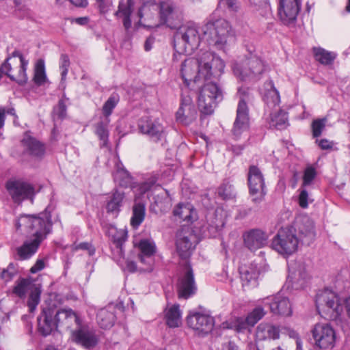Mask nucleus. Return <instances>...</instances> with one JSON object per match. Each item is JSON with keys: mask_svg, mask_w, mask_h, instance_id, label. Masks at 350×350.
Returning <instances> with one entry per match:
<instances>
[{"mask_svg": "<svg viewBox=\"0 0 350 350\" xmlns=\"http://www.w3.org/2000/svg\"><path fill=\"white\" fill-rule=\"evenodd\" d=\"M266 312L264 310L262 306H257L252 310L251 312L247 316L245 321L247 325L254 326L258 321L262 319Z\"/></svg>", "mask_w": 350, "mask_h": 350, "instance_id": "48", "label": "nucleus"}, {"mask_svg": "<svg viewBox=\"0 0 350 350\" xmlns=\"http://www.w3.org/2000/svg\"><path fill=\"white\" fill-rule=\"evenodd\" d=\"M317 173L313 166H308L304 172L303 182L301 187H307L312 184L313 180L317 177Z\"/></svg>", "mask_w": 350, "mask_h": 350, "instance_id": "51", "label": "nucleus"}, {"mask_svg": "<svg viewBox=\"0 0 350 350\" xmlns=\"http://www.w3.org/2000/svg\"><path fill=\"white\" fill-rule=\"evenodd\" d=\"M146 216V204L142 201L135 200L132 208V216L131 218V226L137 229L144 221Z\"/></svg>", "mask_w": 350, "mask_h": 350, "instance_id": "37", "label": "nucleus"}, {"mask_svg": "<svg viewBox=\"0 0 350 350\" xmlns=\"http://www.w3.org/2000/svg\"><path fill=\"white\" fill-rule=\"evenodd\" d=\"M182 312L178 304H174L165 311L166 324L171 328L179 327L181 323Z\"/></svg>", "mask_w": 350, "mask_h": 350, "instance_id": "38", "label": "nucleus"}, {"mask_svg": "<svg viewBox=\"0 0 350 350\" xmlns=\"http://www.w3.org/2000/svg\"><path fill=\"white\" fill-rule=\"evenodd\" d=\"M327 118H318L312 121L311 124L312 134L314 138L320 137L325 128Z\"/></svg>", "mask_w": 350, "mask_h": 350, "instance_id": "50", "label": "nucleus"}, {"mask_svg": "<svg viewBox=\"0 0 350 350\" xmlns=\"http://www.w3.org/2000/svg\"><path fill=\"white\" fill-rule=\"evenodd\" d=\"M249 193L252 196V201L254 204H260L267 195L263 174L258 167L252 165L249 167L247 176Z\"/></svg>", "mask_w": 350, "mask_h": 350, "instance_id": "10", "label": "nucleus"}, {"mask_svg": "<svg viewBox=\"0 0 350 350\" xmlns=\"http://www.w3.org/2000/svg\"><path fill=\"white\" fill-rule=\"evenodd\" d=\"M312 336L319 348L326 349L334 347L336 334L329 324H317L312 330Z\"/></svg>", "mask_w": 350, "mask_h": 350, "instance_id": "15", "label": "nucleus"}, {"mask_svg": "<svg viewBox=\"0 0 350 350\" xmlns=\"http://www.w3.org/2000/svg\"><path fill=\"white\" fill-rule=\"evenodd\" d=\"M200 42L199 29L196 24L187 23L181 25L174 35V49L173 61L182 59V54H191Z\"/></svg>", "mask_w": 350, "mask_h": 350, "instance_id": "3", "label": "nucleus"}, {"mask_svg": "<svg viewBox=\"0 0 350 350\" xmlns=\"http://www.w3.org/2000/svg\"><path fill=\"white\" fill-rule=\"evenodd\" d=\"M70 66V59L67 55L62 54L60 57L59 68L62 71V80H64L66 77L68 68Z\"/></svg>", "mask_w": 350, "mask_h": 350, "instance_id": "54", "label": "nucleus"}, {"mask_svg": "<svg viewBox=\"0 0 350 350\" xmlns=\"http://www.w3.org/2000/svg\"><path fill=\"white\" fill-rule=\"evenodd\" d=\"M268 237L265 231L258 228L252 229L243 235L245 247L251 251H255L266 245Z\"/></svg>", "mask_w": 350, "mask_h": 350, "instance_id": "23", "label": "nucleus"}, {"mask_svg": "<svg viewBox=\"0 0 350 350\" xmlns=\"http://www.w3.org/2000/svg\"><path fill=\"white\" fill-rule=\"evenodd\" d=\"M269 116L271 127L281 130L285 129L288 124L286 111H272Z\"/></svg>", "mask_w": 350, "mask_h": 350, "instance_id": "39", "label": "nucleus"}, {"mask_svg": "<svg viewBox=\"0 0 350 350\" xmlns=\"http://www.w3.org/2000/svg\"><path fill=\"white\" fill-rule=\"evenodd\" d=\"M44 268V262L43 259H37L35 264L29 269L31 273H36Z\"/></svg>", "mask_w": 350, "mask_h": 350, "instance_id": "64", "label": "nucleus"}, {"mask_svg": "<svg viewBox=\"0 0 350 350\" xmlns=\"http://www.w3.org/2000/svg\"><path fill=\"white\" fill-rule=\"evenodd\" d=\"M114 310V308L111 306H108L98 310L96 315V321L100 328L107 329L113 326L116 320Z\"/></svg>", "mask_w": 350, "mask_h": 350, "instance_id": "35", "label": "nucleus"}, {"mask_svg": "<svg viewBox=\"0 0 350 350\" xmlns=\"http://www.w3.org/2000/svg\"><path fill=\"white\" fill-rule=\"evenodd\" d=\"M157 179L155 178H151L148 180L140 183L139 185L138 189L141 194H144L149 191L152 187L155 185Z\"/></svg>", "mask_w": 350, "mask_h": 350, "instance_id": "56", "label": "nucleus"}, {"mask_svg": "<svg viewBox=\"0 0 350 350\" xmlns=\"http://www.w3.org/2000/svg\"><path fill=\"white\" fill-rule=\"evenodd\" d=\"M150 11V5L144 4L141 8H139L137 12V16L141 21L143 18H149V12Z\"/></svg>", "mask_w": 350, "mask_h": 350, "instance_id": "62", "label": "nucleus"}, {"mask_svg": "<svg viewBox=\"0 0 350 350\" xmlns=\"http://www.w3.org/2000/svg\"><path fill=\"white\" fill-rule=\"evenodd\" d=\"M192 105L193 101L191 96L187 92H183L181 96L179 109H190Z\"/></svg>", "mask_w": 350, "mask_h": 350, "instance_id": "59", "label": "nucleus"}, {"mask_svg": "<svg viewBox=\"0 0 350 350\" xmlns=\"http://www.w3.org/2000/svg\"><path fill=\"white\" fill-rule=\"evenodd\" d=\"M38 330L43 336L52 334L57 330V323L54 309V299L51 296L44 301L38 317Z\"/></svg>", "mask_w": 350, "mask_h": 350, "instance_id": "9", "label": "nucleus"}, {"mask_svg": "<svg viewBox=\"0 0 350 350\" xmlns=\"http://www.w3.org/2000/svg\"><path fill=\"white\" fill-rule=\"evenodd\" d=\"M315 304L319 314L329 320L336 319L342 311V306L338 295L327 288L317 292Z\"/></svg>", "mask_w": 350, "mask_h": 350, "instance_id": "4", "label": "nucleus"}, {"mask_svg": "<svg viewBox=\"0 0 350 350\" xmlns=\"http://www.w3.org/2000/svg\"><path fill=\"white\" fill-rule=\"evenodd\" d=\"M23 242V260L31 258L38 250L40 244L44 240L43 237H35Z\"/></svg>", "mask_w": 350, "mask_h": 350, "instance_id": "40", "label": "nucleus"}, {"mask_svg": "<svg viewBox=\"0 0 350 350\" xmlns=\"http://www.w3.org/2000/svg\"><path fill=\"white\" fill-rule=\"evenodd\" d=\"M139 131L148 135L154 142H158L164 136V128L158 118L144 116L138 120Z\"/></svg>", "mask_w": 350, "mask_h": 350, "instance_id": "17", "label": "nucleus"}, {"mask_svg": "<svg viewBox=\"0 0 350 350\" xmlns=\"http://www.w3.org/2000/svg\"><path fill=\"white\" fill-rule=\"evenodd\" d=\"M202 38L209 45L226 52L234 40V34L228 21L224 18L209 21L202 27Z\"/></svg>", "mask_w": 350, "mask_h": 350, "instance_id": "2", "label": "nucleus"}, {"mask_svg": "<svg viewBox=\"0 0 350 350\" xmlns=\"http://www.w3.org/2000/svg\"><path fill=\"white\" fill-rule=\"evenodd\" d=\"M206 224L204 232H207L209 237H216L224 228L226 224V213L221 207L208 210L206 215Z\"/></svg>", "mask_w": 350, "mask_h": 350, "instance_id": "13", "label": "nucleus"}, {"mask_svg": "<svg viewBox=\"0 0 350 350\" xmlns=\"http://www.w3.org/2000/svg\"><path fill=\"white\" fill-rule=\"evenodd\" d=\"M32 81L37 87L49 88L51 81L47 77L44 59H38L33 67Z\"/></svg>", "mask_w": 350, "mask_h": 350, "instance_id": "31", "label": "nucleus"}, {"mask_svg": "<svg viewBox=\"0 0 350 350\" xmlns=\"http://www.w3.org/2000/svg\"><path fill=\"white\" fill-rule=\"evenodd\" d=\"M282 327L271 322H262L256 328L255 338L258 342L275 340L280 338Z\"/></svg>", "mask_w": 350, "mask_h": 350, "instance_id": "22", "label": "nucleus"}, {"mask_svg": "<svg viewBox=\"0 0 350 350\" xmlns=\"http://www.w3.org/2000/svg\"><path fill=\"white\" fill-rule=\"evenodd\" d=\"M119 100V95L116 93H113L105 102L103 107V109H113V108L116 107Z\"/></svg>", "mask_w": 350, "mask_h": 350, "instance_id": "58", "label": "nucleus"}, {"mask_svg": "<svg viewBox=\"0 0 350 350\" xmlns=\"http://www.w3.org/2000/svg\"><path fill=\"white\" fill-rule=\"evenodd\" d=\"M5 188L13 202L20 205L22 203V178H9L5 183Z\"/></svg>", "mask_w": 350, "mask_h": 350, "instance_id": "34", "label": "nucleus"}, {"mask_svg": "<svg viewBox=\"0 0 350 350\" xmlns=\"http://www.w3.org/2000/svg\"><path fill=\"white\" fill-rule=\"evenodd\" d=\"M298 203L302 208H306L308 206V193L306 187H301L298 198Z\"/></svg>", "mask_w": 350, "mask_h": 350, "instance_id": "57", "label": "nucleus"}, {"mask_svg": "<svg viewBox=\"0 0 350 350\" xmlns=\"http://www.w3.org/2000/svg\"><path fill=\"white\" fill-rule=\"evenodd\" d=\"M185 111H177L176 113V121L184 125L190 124L196 118V113L189 111L188 114H185Z\"/></svg>", "mask_w": 350, "mask_h": 350, "instance_id": "52", "label": "nucleus"}, {"mask_svg": "<svg viewBox=\"0 0 350 350\" xmlns=\"http://www.w3.org/2000/svg\"><path fill=\"white\" fill-rule=\"evenodd\" d=\"M293 227L281 228L272 240V247L279 254L290 256L297 250L299 239Z\"/></svg>", "mask_w": 350, "mask_h": 350, "instance_id": "7", "label": "nucleus"}, {"mask_svg": "<svg viewBox=\"0 0 350 350\" xmlns=\"http://www.w3.org/2000/svg\"><path fill=\"white\" fill-rule=\"evenodd\" d=\"M159 17L161 24L170 28H174L176 22L181 20V12L172 0H165L159 3Z\"/></svg>", "mask_w": 350, "mask_h": 350, "instance_id": "16", "label": "nucleus"}, {"mask_svg": "<svg viewBox=\"0 0 350 350\" xmlns=\"http://www.w3.org/2000/svg\"><path fill=\"white\" fill-rule=\"evenodd\" d=\"M297 229L299 234V242L309 245L315 238L314 224L308 218H304L297 223Z\"/></svg>", "mask_w": 350, "mask_h": 350, "instance_id": "27", "label": "nucleus"}, {"mask_svg": "<svg viewBox=\"0 0 350 350\" xmlns=\"http://www.w3.org/2000/svg\"><path fill=\"white\" fill-rule=\"evenodd\" d=\"M316 143L321 150H331L333 147V142L327 139H316Z\"/></svg>", "mask_w": 350, "mask_h": 350, "instance_id": "63", "label": "nucleus"}, {"mask_svg": "<svg viewBox=\"0 0 350 350\" xmlns=\"http://www.w3.org/2000/svg\"><path fill=\"white\" fill-rule=\"evenodd\" d=\"M41 292L42 291L40 287L33 286L31 289V292L27 303L29 312H33L36 309V307L40 301Z\"/></svg>", "mask_w": 350, "mask_h": 350, "instance_id": "46", "label": "nucleus"}, {"mask_svg": "<svg viewBox=\"0 0 350 350\" xmlns=\"http://www.w3.org/2000/svg\"><path fill=\"white\" fill-rule=\"evenodd\" d=\"M138 258L140 262L144 265L143 267H139L140 271L151 272L153 270L154 264V257L139 254Z\"/></svg>", "mask_w": 350, "mask_h": 350, "instance_id": "53", "label": "nucleus"}, {"mask_svg": "<svg viewBox=\"0 0 350 350\" xmlns=\"http://www.w3.org/2000/svg\"><path fill=\"white\" fill-rule=\"evenodd\" d=\"M237 94L239 98L237 109H247L252 106L254 96L248 88H239Z\"/></svg>", "mask_w": 350, "mask_h": 350, "instance_id": "41", "label": "nucleus"}, {"mask_svg": "<svg viewBox=\"0 0 350 350\" xmlns=\"http://www.w3.org/2000/svg\"><path fill=\"white\" fill-rule=\"evenodd\" d=\"M79 327L72 333V340L87 349L94 348L98 343V336L94 330L88 327L79 325Z\"/></svg>", "mask_w": 350, "mask_h": 350, "instance_id": "20", "label": "nucleus"}, {"mask_svg": "<svg viewBox=\"0 0 350 350\" xmlns=\"http://www.w3.org/2000/svg\"><path fill=\"white\" fill-rule=\"evenodd\" d=\"M125 198L124 193L115 189L109 196L105 206L107 213L117 217L121 211L123 201Z\"/></svg>", "mask_w": 350, "mask_h": 350, "instance_id": "32", "label": "nucleus"}, {"mask_svg": "<svg viewBox=\"0 0 350 350\" xmlns=\"http://www.w3.org/2000/svg\"><path fill=\"white\" fill-rule=\"evenodd\" d=\"M134 10L133 0H120L118 10L115 14L118 18L122 19L123 25L126 29L131 27V14Z\"/></svg>", "mask_w": 350, "mask_h": 350, "instance_id": "30", "label": "nucleus"}, {"mask_svg": "<svg viewBox=\"0 0 350 350\" xmlns=\"http://www.w3.org/2000/svg\"><path fill=\"white\" fill-rule=\"evenodd\" d=\"M263 100L267 107L270 109L276 107L280 102L278 91L272 86L271 89L265 94Z\"/></svg>", "mask_w": 350, "mask_h": 350, "instance_id": "45", "label": "nucleus"}, {"mask_svg": "<svg viewBox=\"0 0 350 350\" xmlns=\"http://www.w3.org/2000/svg\"><path fill=\"white\" fill-rule=\"evenodd\" d=\"M176 291L179 299H187L194 295L197 291L193 270L189 262L183 265V269L178 275Z\"/></svg>", "mask_w": 350, "mask_h": 350, "instance_id": "8", "label": "nucleus"}, {"mask_svg": "<svg viewBox=\"0 0 350 350\" xmlns=\"http://www.w3.org/2000/svg\"><path fill=\"white\" fill-rule=\"evenodd\" d=\"M112 111H104L101 120L96 124V134L99 139L102 142L100 147H105L108 144L109 131L107 124L109 122V116Z\"/></svg>", "mask_w": 350, "mask_h": 350, "instance_id": "36", "label": "nucleus"}, {"mask_svg": "<svg viewBox=\"0 0 350 350\" xmlns=\"http://www.w3.org/2000/svg\"><path fill=\"white\" fill-rule=\"evenodd\" d=\"M114 182L124 188H134L135 183L131 174L125 169L122 163L118 161L116 164V170L113 173Z\"/></svg>", "mask_w": 350, "mask_h": 350, "instance_id": "28", "label": "nucleus"}, {"mask_svg": "<svg viewBox=\"0 0 350 350\" xmlns=\"http://www.w3.org/2000/svg\"><path fill=\"white\" fill-rule=\"evenodd\" d=\"M237 118L232 130L233 139L238 140L242 133L249 129L250 120L247 111H237Z\"/></svg>", "mask_w": 350, "mask_h": 350, "instance_id": "33", "label": "nucleus"}, {"mask_svg": "<svg viewBox=\"0 0 350 350\" xmlns=\"http://www.w3.org/2000/svg\"><path fill=\"white\" fill-rule=\"evenodd\" d=\"M288 271L289 274L287 278V281L291 283L293 288H302L305 286L307 278V273L304 262H291L288 265Z\"/></svg>", "mask_w": 350, "mask_h": 350, "instance_id": "26", "label": "nucleus"}, {"mask_svg": "<svg viewBox=\"0 0 350 350\" xmlns=\"http://www.w3.org/2000/svg\"><path fill=\"white\" fill-rule=\"evenodd\" d=\"M218 196L224 200H228L236 197V192L234 187L227 180L224 182L217 188Z\"/></svg>", "mask_w": 350, "mask_h": 350, "instance_id": "43", "label": "nucleus"}, {"mask_svg": "<svg viewBox=\"0 0 350 350\" xmlns=\"http://www.w3.org/2000/svg\"><path fill=\"white\" fill-rule=\"evenodd\" d=\"M239 272L243 288H252L258 286L260 269L256 264L241 265L239 268Z\"/></svg>", "mask_w": 350, "mask_h": 350, "instance_id": "25", "label": "nucleus"}, {"mask_svg": "<svg viewBox=\"0 0 350 350\" xmlns=\"http://www.w3.org/2000/svg\"><path fill=\"white\" fill-rule=\"evenodd\" d=\"M232 68L234 76L238 79L254 82L260 79L265 71V64L257 56L250 55L245 59L235 62Z\"/></svg>", "mask_w": 350, "mask_h": 350, "instance_id": "5", "label": "nucleus"}, {"mask_svg": "<svg viewBox=\"0 0 350 350\" xmlns=\"http://www.w3.org/2000/svg\"><path fill=\"white\" fill-rule=\"evenodd\" d=\"M19 273V266L17 263L10 262L5 269L1 273L0 278L5 282H8Z\"/></svg>", "mask_w": 350, "mask_h": 350, "instance_id": "47", "label": "nucleus"}, {"mask_svg": "<svg viewBox=\"0 0 350 350\" xmlns=\"http://www.w3.org/2000/svg\"><path fill=\"white\" fill-rule=\"evenodd\" d=\"M40 191V186L23 182V202L29 201V204L32 205L36 194Z\"/></svg>", "mask_w": 350, "mask_h": 350, "instance_id": "44", "label": "nucleus"}, {"mask_svg": "<svg viewBox=\"0 0 350 350\" xmlns=\"http://www.w3.org/2000/svg\"><path fill=\"white\" fill-rule=\"evenodd\" d=\"M139 248L140 250V253L139 254L151 257H154L157 250L154 243L151 242L148 239L141 240L139 243Z\"/></svg>", "mask_w": 350, "mask_h": 350, "instance_id": "49", "label": "nucleus"}, {"mask_svg": "<svg viewBox=\"0 0 350 350\" xmlns=\"http://www.w3.org/2000/svg\"><path fill=\"white\" fill-rule=\"evenodd\" d=\"M264 305L269 306L274 314L288 317L292 314V308L288 297L280 293L267 297L262 301Z\"/></svg>", "mask_w": 350, "mask_h": 350, "instance_id": "19", "label": "nucleus"}, {"mask_svg": "<svg viewBox=\"0 0 350 350\" xmlns=\"http://www.w3.org/2000/svg\"><path fill=\"white\" fill-rule=\"evenodd\" d=\"M301 8L299 0H279L278 16L284 25H288L295 22Z\"/></svg>", "mask_w": 350, "mask_h": 350, "instance_id": "18", "label": "nucleus"}, {"mask_svg": "<svg viewBox=\"0 0 350 350\" xmlns=\"http://www.w3.org/2000/svg\"><path fill=\"white\" fill-rule=\"evenodd\" d=\"M186 323L187 326L198 335L204 336L213 329L215 319L210 314L191 311L186 318Z\"/></svg>", "mask_w": 350, "mask_h": 350, "instance_id": "12", "label": "nucleus"}, {"mask_svg": "<svg viewBox=\"0 0 350 350\" xmlns=\"http://www.w3.org/2000/svg\"><path fill=\"white\" fill-rule=\"evenodd\" d=\"M173 215L190 224L198 219L197 211L190 203H178L173 210Z\"/></svg>", "mask_w": 350, "mask_h": 350, "instance_id": "29", "label": "nucleus"}, {"mask_svg": "<svg viewBox=\"0 0 350 350\" xmlns=\"http://www.w3.org/2000/svg\"><path fill=\"white\" fill-rule=\"evenodd\" d=\"M111 237V250L114 257L122 258L124 256V245L127 241L128 232L126 229H118L114 226H110L108 230Z\"/></svg>", "mask_w": 350, "mask_h": 350, "instance_id": "21", "label": "nucleus"}, {"mask_svg": "<svg viewBox=\"0 0 350 350\" xmlns=\"http://www.w3.org/2000/svg\"><path fill=\"white\" fill-rule=\"evenodd\" d=\"M45 143L35 137L31 131L23 133V154L35 161H40L46 154Z\"/></svg>", "mask_w": 350, "mask_h": 350, "instance_id": "14", "label": "nucleus"}, {"mask_svg": "<svg viewBox=\"0 0 350 350\" xmlns=\"http://www.w3.org/2000/svg\"><path fill=\"white\" fill-rule=\"evenodd\" d=\"M72 250H75V251H77L79 250H88V251H89V254L90 255H92L95 252V250L92 247V244L88 242H82L79 244L75 243L72 245Z\"/></svg>", "mask_w": 350, "mask_h": 350, "instance_id": "60", "label": "nucleus"}, {"mask_svg": "<svg viewBox=\"0 0 350 350\" xmlns=\"http://www.w3.org/2000/svg\"><path fill=\"white\" fill-rule=\"evenodd\" d=\"M315 59L324 65L331 64L336 58V54L322 48L313 49Z\"/></svg>", "mask_w": 350, "mask_h": 350, "instance_id": "42", "label": "nucleus"}, {"mask_svg": "<svg viewBox=\"0 0 350 350\" xmlns=\"http://www.w3.org/2000/svg\"><path fill=\"white\" fill-rule=\"evenodd\" d=\"M96 4L102 13L108 12L112 5L111 0H95Z\"/></svg>", "mask_w": 350, "mask_h": 350, "instance_id": "61", "label": "nucleus"}, {"mask_svg": "<svg viewBox=\"0 0 350 350\" xmlns=\"http://www.w3.org/2000/svg\"><path fill=\"white\" fill-rule=\"evenodd\" d=\"M51 296V299H54V309L57 327L68 329L71 327L74 323L77 325H81V320L73 310L60 308L64 303V300L59 295L53 293Z\"/></svg>", "mask_w": 350, "mask_h": 350, "instance_id": "11", "label": "nucleus"}, {"mask_svg": "<svg viewBox=\"0 0 350 350\" xmlns=\"http://www.w3.org/2000/svg\"><path fill=\"white\" fill-rule=\"evenodd\" d=\"M46 207L43 213L39 214H27L23 213V225L32 237H43L44 240L52 232L53 221L51 212Z\"/></svg>", "mask_w": 350, "mask_h": 350, "instance_id": "6", "label": "nucleus"}, {"mask_svg": "<svg viewBox=\"0 0 350 350\" xmlns=\"http://www.w3.org/2000/svg\"><path fill=\"white\" fill-rule=\"evenodd\" d=\"M219 4L232 12H237L240 8V3L238 0H219Z\"/></svg>", "mask_w": 350, "mask_h": 350, "instance_id": "55", "label": "nucleus"}, {"mask_svg": "<svg viewBox=\"0 0 350 350\" xmlns=\"http://www.w3.org/2000/svg\"><path fill=\"white\" fill-rule=\"evenodd\" d=\"M176 250L181 259H188L191 255V250L194 249L191 241L193 237L189 230L181 229L176 233Z\"/></svg>", "mask_w": 350, "mask_h": 350, "instance_id": "24", "label": "nucleus"}, {"mask_svg": "<svg viewBox=\"0 0 350 350\" xmlns=\"http://www.w3.org/2000/svg\"><path fill=\"white\" fill-rule=\"evenodd\" d=\"M182 59L180 75L187 85L189 82L202 83L198 105L199 109H213L222 100L223 96L220 88L213 81L219 79L223 74L224 62L211 51H203L198 54L196 58Z\"/></svg>", "mask_w": 350, "mask_h": 350, "instance_id": "1", "label": "nucleus"}]
</instances>
